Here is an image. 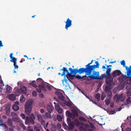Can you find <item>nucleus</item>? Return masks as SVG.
Returning <instances> with one entry per match:
<instances>
[{
	"mask_svg": "<svg viewBox=\"0 0 131 131\" xmlns=\"http://www.w3.org/2000/svg\"><path fill=\"white\" fill-rule=\"evenodd\" d=\"M100 94L99 93H97L96 94L95 96V97L97 99L98 101H99L100 100Z\"/></svg>",
	"mask_w": 131,
	"mask_h": 131,
	"instance_id": "obj_28",
	"label": "nucleus"
},
{
	"mask_svg": "<svg viewBox=\"0 0 131 131\" xmlns=\"http://www.w3.org/2000/svg\"><path fill=\"white\" fill-rule=\"evenodd\" d=\"M56 126L55 125H53L51 128L52 131H55L56 129Z\"/></svg>",
	"mask_w": 131,
	"mask_h": 131,
	"instance_id": "obj_32",
	"label": "nucleus"
},
{
	"mask_svg": "<svg viewBox=\"0 0 131 131\" xmlns=\"http://www.w3.org/2000/svg\"><path fill=\"white\" fill-rule=\"evenodd\" d=\"M93 61L94 60H92L91 62L89 63L85 66V67H87L91 71V70H94L95 68H99L100 65L98 62V61H96L95 62V63L96 64L90 66V65L92 64Z\"/></svg>",
	"mask_w": 131,
	"mask_h": 131,
	"instance_id": "obj_5",
	"label": "nucleus"
},
{
	"mask_svg": "<svg viewBox=\"0 0 131 131\" xmlns=\"http://www.w3.org/2000/svg\"><path fill=\"white\" fill-rule=\"evenodd\" d=\"M39 96L40 97H41V98H43L44 97V95L42 93H40V94H39Z\"/></svg>",
	"mask_w": 131,
	"mask_h": 131,
	"instance_id": "obj_58",
	"label": "nucleus"
},
{
	"mask_svg": "<svg viewBox=\"0 0 131 131\" xmlns=\"http://www.w3.org/2000/svg\"><path fill=\"white\" fill-rule=\"evenodd\" d=\"M55 107L56 110L58 112V113L61 114L62 112V110L60 107V106L58 103H57L55 105Z\"/></svg>",
	"mask_w": 131,
	"mask_h": 131,
	"instance_id": "obj_10",
	"label": "nucleus"
},
{
	"mask_svg": "<svg viewBox=\"0 0 131 131\" xmlns=\"http://www.w3.org/2000/svg\"><path fill=\"white\" fill-rule=\"evenodd\" d=\"M46 86L47 88V89H48V90L49 91H50L51 90V87L49 86L47 84V83H46Z\"/></svg>",
	"mask_w": 131,
	"mask_h": 131,
	"instance_id": "obj_50",
	"label": "nucleus"
},
{
	"mask_svg": "<svg viewBox=\"0 0 131 131\" xmlns=\"http://www.w3.org/2000/svg\"><path fill=\"white\" fill-rule=\"evenodd\" d=\"M125 68L127 71V77L129 78V81L131 82V70L127 67H126Z\"/></svg>",
	"mask_w": 131,
	"mask_h": 131,
	"instance_id": "obj_9",
	"label": "nucleus"
},
{
	"mask_svg": "<svg viewBox=\"0 0 131 131\" xmlns=\"http://www.w3.org/2000/svg\"><path fill=\"white\" fill-rule=\"evenodd\" d=\"M33 101L31 100H29L26 103L25 108V111L27 114L29 115L31 113L32 108V105Z\"/></svg>",
	"mask_w": 131,
	"mask_h": 131,
	"instance_id": "obj_3",
	"label": "nucleus"
},
{
	"mask_svg": "<svg viewBox=\"0 0 131 131\" xmlns=\"http://www.w3.org/2000/svg\"><path fill=\"white\" fill-rule=\"evenodd\" d=\"M121 64L123 65L124 67H125V68L126 67H127L125 66V61L124 60H123L121 62Z\"/></svg>",
	"mask_w": 131,
	"mask_h": 131,
	"instance_id": "obj_42",
	"label": "nucleus"
},
{
	"mask_svg": "<svg viewBox=\"0 0 131 131\" xmlns=\"http://www.w3.org/2000/svg\"><path fill=\"white\" fill-rule=\"evenodd\" d=\"M56 94L58 95V97L60 100H63L64 96L61 93L59 92H56Z\"/></svg>",
	"mask_w": 131,
	"mask_h": 131,
	"instance_id": "obj_17",
	"label": "nucleus"
},
{
	"mask_svg": "<svg viewBox=\"0 0 131 131\" xmlns=\"http://www.w3.org/2000/svg\"><path fill=\"white\" fill-rule=\"evenodd\" d=\"M38 118V121L41 122V123H45V122L42 119V117L41 115L38 114L37 115Z\"/></svg>",
	"mask_w": 131,
	"mask_h": 131,
	"instance_id": "obj_16",
	"label": "nucleus"
},
{
	"mask_svg": "<svg viewBox=\"0 0 131 131\" xmlns=\"http://www.w3.org/2000/svg\"><path fill=\"white\" fill-rule=\"evenodd\" d=\"M12 120L14 122H19L20 120L18 117H13L12 118Z\"/></svg>",
	"mask_w": 131,
	"mask_h": 131,
	"instance_id": "obj_26",
	"label": "nucleus"
},
{
	"mask_svg": "<svg viewBox=\"0 0 131 131\" xmlns=\"http://www.w3.org/2000/svg\"><path fill=\"white\" fill-rule=\"evenodd\" d=\"M42 79L40 78L37 79L36 80V81L37 82H42Z\"/></svg>",
	"mask_w": 131,
	"mask_h": 131,
	"instance_id": "obj_51",
	"label": "nucleus"
},
{
	"mask_svg": "<svg viewBox=\"0 0 131 131\" xmlns=\"http://www.w3.org/2000/svg\"><path fill=\"white\" fill-rule=\"evenodd\" d=\"M93 71L91 70V73L88 75V77L93 79H102L104 77H104V74H102L101 76H99V72L93 71Z\"/></svg>",
	"mask_w": 131,
	"mask_h": 131,
	"instance_id": "obj_2",
	"label": "nucleus"
},
{
	"mask_svg": "<svg viewBox=\"0 0 131 131\" xmlns=\"http://www.w3.org/2000/svg\"><path fill=\"white\" fill-rule=\"evenodd\" d=\"M71 111L72 113L73 114H74L76 117H78L79 116L78 113L77 111L74 109H72Z\"/></svg>",
	"mask_w": 131,
	"mask_h": 131,
	"instance_id": "obj_25",
	"label": "nucleus"
},
{
	"mask_svg": "<svg viewBox=\"0 0 131 131\" xmlns=\"http://www.w3.org/2000/svg\"><path fill=\"white\" fill-rule=\"evenodd\" d=\"M34 119L29 118L28 116H26L25 120V124L27 125L29 123L34 124L35 123Z\"/></svg>",
	"mask_w": 131,
	"mask_h": 131,
	"instance_id": "obj_6",
	"label": "nucleus"
},
{
	"mask_svg": "<svg viewBox=\"0 0 131 131\" xmlns=\"http://www.w3.org/2000/svg\"><path fill=\"white\" fill-rule=\"evenodd\" d=\"M105 96H103L102 95L101 96V100H104L105 98Z\"/></svg>",
	"mask_w": 131,
	"mask_h": 131,
	"instance_id": "obj_60",
	"label": "nucleus"
},
{
	"mask_svg": "<svg viewBox=\"0 0 131 131\" xmlns=\"http://www.w3.org/2000/svg\"><path fill=\"white\" fill-rule=\"evenodd\" d=\"M16 115V114L14 112H12L11 113V116L13 117Z\"/></svg>",
	"mask_w": 131,
	"mask_h": 131,
	"instance_id": "obj_56",
	"label": "nucleus"
},
{
	"mask_svg": "<svg viewBox=\"0 0 131 131\" xmlns=\"http://www.w3.org/2000/svg\"><path fill=\"white\" fill-rule=\"evenodd\" d=\"M67 122L68 124L70 123H71L72 122L71 121V119L70 118H68L67 119Z\"/></svg>",
	"mask_w": 131,
	"mask_h": 131,
	"instance_id": "obj_47",
	"label": "nucleus"
},
{
	"mask_svg": "<svg viewBox=\"0 0 131 131\" xmlns=\"http://www.w3.org/2000/svg\"><path fill=\"white\" fill-rule=\"evenodd\" d=\"M62 125L65 128H67V127L68 128V127L67 125L66 124L64 123H63Z\"/></svg>",
	"mask_w": 131,
	"mask_h": 131,
	"instance_id": "obj_57",
	"label": "nucleus"
},
{
	"mask_svg": "<svg viewBox=\"0 0 131 131\" xmlns=\"http://www.w3.org/2000/svg\"><path fill=\"white\" fill-rule=\"evenodd\" d=\"M125 95L123 93L119 95L117 94L114 96L113 99L114 100L116 99V102H118L119 100L121 102L123 101L125 99Z\"/></svg>",
	"mask_w": 131,
	"mask_h": 131,
	"instance_id": "obj_4",
	"label": "nucleus"
},
{
	"mask_svg": "<svg viewBox=\"0 0 131 131\" xmlns=\"http://www.w3.org/2000/svg\"><path fill=\"white\" fill-rule=\"evenodd\" d=\"M11 91V88L10 86H7L6 88V91L7 92L9 93Z\"/></svg>",
	"mask_w": 131,
	"mask_h": 131,
	"instance_id": "obj_35",
	"label": "nucleus"
},
{
	"mask_svg": "<svg viewBox=\"0 0 131 131\" xmlns=\"http://www.w3.org/2000/svg\"><path fill=\"white\" fill-rule=\"evenodd\" d=\"M130 97H129L126 99V102L127 104H129L131 103V100H130Z\"/></svg>",
	"mask_w": 131,
	"mask_h": 131,
	"instance_id": "obj_34",
	"label": "nucleus"
},
{
	"mask_svg": "<svg viewBox=\"0 0 131 131\" xmlns=\"http://www.w3.org/2000/svg\"><path fill=\"white\" fill-rule=\"evenodd\" d=\"M111 89V88L108 86H106L105 89V91L106 93H107L108 91Z\"/></svg>",
	"mask_w": 131,
	"mask_h": 131,
	"instance_id": "obj_29",
	"label": "nucleus"
},
{
	"mask_svg": "<svg viewBox=\"0 0 131 131\" xmlns=\"http://www.w3.org/2000/svg\"><path fill=\"white\" fill-rule=\"evenodd\" d=\"M20 116L23 119H25V116L24 114L21 113Z\"/></svg>",
	"mask_w": 131,
	"mask_h": 131,
	"instance_id": "obj_48",
	"label": "nucleus"
},
{
	"mask_svg": "<svg viewBox=\"0 0 131 131\" xmlns=\"http://www.w3.org/2000/svg\"><path fill=\"white\" fill-rule=\"evenodd\" d=\"M32 94L34 96H36L37 95V92L36 91H33Z\"/></svg>",
	"mask_w": 131,
	"mask_h": 131,
	"instance_id": "obj_55",
	"label": "nucleus"
},
{
	"mask_svg": "<svg viewBox=\"0 0 131 131\" xmlns=\"http://www.w3.org/2000/svg\"><path fill=\"white\" fill-rule=\"evenodd\" d=\"M75 125L76 126H78L80 125V123L79 121L77 119L75 120Z\"/></svg>",
	"mask_w": 131,
	"mask_h": 131,
	"instance_id": "obj_41",
	"label": "nucleus"
},
{
	"mask_svg": "<svg viewBox=\"0 0 131 131\" xmlns=\"http://www.w3.org/2000/svg\"><path fill=\"white\" fill-rule=\"evenodd\" d=\"M57 118L58 121L60 122H61L62 121V119L61 116L59 115H57Z\"/></svg>",
	"mask_w": 131,
	"mask_h": 131,
	"instance_id": "obj_30",
	"label": "nucleus"
},
{
	"mask_svg": "<svg viewBox=\"0 0 131 131\" xmlns=\"http://www.w3.org/2000/svg\"><path fill=\"white\" fill-rule=\"evenodd\" d=\"M10 112V110L9 108L7 109L6 111V114L7 115H9Z\"/></svg>",
	"mask_w": 131,
	"mask_h": 131,
	"instance_id": "obj_44",
	"label": "nucleus"
},
{
	"mask_svg": "<svg viewBox=\"0 0 131 131\" xmlns=\"http://www.w3.org/2000/svg\"><path fill=\"white\" fill-rule=\"evenodd\" d=\"M30 118L32 119H35V116H34V114L33 113H31V114L30 116Z\"/></svg>",
	"mask_w": 131,
	"mask_h": 131,
	"instance_id": "obj_49",
	"label": "nucleus"
},
{
	"mask_svg": "<svg viewBox=\"0 0 131 131\" xmlns=\"http://www.w3.org/2000/svg\"><path fill=\"white\" fill-rule=\"evenodd\" d=\"M37 91L39 93H40L41 92V90H40V89H37Z\"/></svg>",
	"mask_w": 131,
	"mask_h": 131,
	"instance_id": "obj_63",
	"label": "nucleus"
},
{
	"mask_svg": "<svg viewBox=\"0 0 131 131\" xmlns=\"http://www.w3.org/2000/svg\"><path fill=\"white\" fill-rule=\"evenodd\" d=\"M65 102L62 103L61 104V105H62V106H64L65 105H66V104H65Z\"/></svg>",
	"mask_w": 131,
	"mask_h": 131,
	"instance_id": "obj_62",
	"label": "nucleus"
},
{
	"mask_svg": "<svg viewBox=\"0 0 131 131\" xmlns=\"http://www.w3.org/2000/svg\"><path fill=\"white\" fill-rule=\"evenodd\" d=\"M36 82L35 81H33L31 83V84L35 88H36L37 87V85L34 84Z\"/></svg>",
	"mask_w": 131,
	"mask_h": 131,
	"instance_id": "obj_37",
	"label": "nucleus"
},
{
	"mask_svg": "<svg viewBox=\"0 0 131 131\" xmlns=\"http://www.w3.org/2000/svg\"><path fill=\"white\" fill-rule=\"evenodd\" d=\"M13 108L15 111H16L19 109V107L17 105L14 104L13 106Z\"/></svg>",
	"mask_w": 131,
	"mask_h": 131,
	"instance_id": "obj_27",
	"label": "nucleus"
},
{
	"mask_svg": "<svg viewBox=\"0 0 131 131\" xmlns=\"http://www.w3.org/2000/svg\"><path fill=\"white\" fill-rule=\"evenodd\" d=\"M112 92L111 91H109L107 92V95L108 97L111 98L112 96Z\"/></svg>",
	"mask_w": 131,
	"mask_h": 131,
	"instance_id": "obj_33",
	"label": "nucleus"
},
{
	"mask_svg": "<svg viewBox=\"0 0 131 131\" xmlns=\"http://www.w3.org/2000/svg\"><path fill=\"white\" fill-rule=\"evenodd\" d=\"M3 46V43L0 40V47H2Z\"/></svg>",
	"mask_w": 131,
	"mask_h": 131,
	"instance_id": "obj_61",
	"label": "nucleus"
},
{
	"mask_svg": "<svg viewBox=\"0 0 131 131\" xmlns=\"http://www.w3.org/2000/svg\"><path fill=\"white\" fill-rule=\"evenodd\" d=\"M86 77V75H84V76H83V77H82L81 76L79 75H78L76 76V77L78 79H80Z\"/></svg>",
	"mask_w": 131,
	"mask_h": 131,
	"instance_id": "obj_39",
	"label": "nucleus"
},
{
	"mask_svg": "<svg viewBox=\"0 0 131 131\" xmlns=\"http://www.w3.org/2000/svg\"><path fill=\"white\" fill-rule=\"evenodd\" d=\"M85 68H81L79 69L78 68L74 69H73L71 68H69V70L70 72V73L68 70L67 69V68L65 67H63V68L60 70H61L63 71L62 74H61L60 73H59L58 74L61 75V76L64 75L65 77H67L66 75V72L68 74L69 77L71 79H72L71 77H73L75 76L77 73H78L79 74H81L85 73V75H87L90 74L91 73V71L87 67H85Z\"/></svg>",
	"mask_w": 131,
	"mask_h": 131,
	"instance_id": "obj_1",
	"label": "nucleus"
},
{
	"mask_svg": "<svg viewBox=\"0 0 131 131\" xmlns=\"http://www.w3.org/2000/svg\"><path fill=\"white\" fill-rule=\"evenodd\" d=\"M36 82L35 81H33L31 83V84L35 88H36L37 87V85L34 84Z\"/></svg>",
	"mask_w": 131,
	"mask_h": 131,
	"instance_id": "obj_36",
	"label": "nucleus"
},
{
	"mask_svg": "<svg viewBox=\"0 0 131 131\" xmlns=\"http://www.w3.org/2000/svg\"><path fill=\"white\" fill-rule=\"evenodd\" d=\"M113 81V79L112 78L111 76H108L106 78V83L107 84L110 85Z\"/></svg>",
	"mask_w": 131,
	"mask_h": 131,
	"instance_id": "obj_13",
	"label": "nucleus"
},
{
	"mask_svg": "<svg viewBox=\"0 0 131 131\" xmlns=\"http://www.w3.org/2000/svg\"><path fill=\"white\" fill-rule=\"evenodd\" d=\"M45 111L43 110V109H41L40 110V112L42 113H44Z\"/></svg>",
	"mask_w": 131,
	"mask_h": 131,
	"instance_id": "obj_64",
	"label": "nucleus"
},
{
	"mask_svg": "<svg viewBox=\"0 0 131 131\" xmlns=\"http://www.w3.org/2000/svg\"><path fill=\"white\" fill-rule=\"evenodd\" d=\"M110 113V114H113L114 113H116V111H115V110H114L113 111H108Z\"/></svg>",
	"mask_w": 131,
	"mask_h": 131,
	"instance_id": "obj_53",
	"label": "nucleus"
},
{
	"mask_svg": "<svg viewBox=\"0 0 131 131\" xmlns=\"http://www.w3.org/2000/svg\"><path fill=\"white\" fill-rule=\"evenodd\" d=\"M112 65H109L107 66V70L106 72V73L104 74V76L105 77H107L108 76L110 75V72L111 71V68H109V67H111Z\"/></svg>",
	"mask_w": 131,
	"mask_h": 131,
	"instance_id": "obj_8",
	"label": "nucleus"
},
{
	"mask_svg": "<svg viewBox=\"0 0 131 131\" xmlns=\"http://www.w3.org/2000/svg\"><path fill=\"white\" fill-rule=\"evenodd\" d=\"M8 98L11 101H14L16 99V96L13 94H11L8 95Z\"/></svg>",
	"mask_w": 131,
	"mask_h": 131,
	"instance_id": "obj_15",
	"label": "nucleus"
},
{
	"mask_svg": "<svg viewBox=\"0 0 131 131\" xmlns=\"http://www.w3.org/2000/svg\"><path fill=\"white\" fill-rule=\"evenodd\" d=\"M20 125L24 129H26V127L23 123H20Z\"/></svg>",
	"mask_w": 131,
	"mask_h": 131,
	"instance_id": "obj_45",
	"label": "nucleus"
},
{
	"mask_svg": "<svg viewBox=\"0 0 131 131\" xmlns=\"http://www.w3.org/2000/svg\"><path fill=\"white\" fill-rule=\"evenodd\" d=\"M11 59V60H10V61L14 63V65L15 69H18V66L16 65L17 59L16 58L13 57Z\"/></svg>",
	"mask_w": 131,
	"mask_h": 131,
	"instance_id": "obj_11",
	"label": "nucleus"
},
{
	"mask_svg": "<svg viewBox=\"0 0 131 131\" xmlns=\"http://www.w3.org/2000/svg\"><path fill=\"white\" fill-rule=\"evenodd\" d=\"M66 75H67V77H65L64 75H63V76H64V79L63 80H62V81L63 83L64 81L66 83H67L68 80H69V81H70V80L68 78V74L67 73V75L66 74Z\"/></svg>",
	"mask_w": 131,
	"mask_h": 131,
	"instance_id": "obj_22",
	"label": "nucleus"
},
{
	"mask_svg": "<svg viewBox=\"0 0 131 131\" xmlns=\"http://www.w3.org/2000/svg\"><path fill=\"white\" fill-rule=\"evenodd\" d=\"M122 74L120 70H116L114 71L112 73L113 77H116Z\"/></svg>",
	"mask_w": 131,
	"mask_h": 131,
	"instance_id": "obj_12",
	"label": "nucleus"
},
{
	"mask_svg": "<svg viewBox=\"0 0 131 131\" xmlns=\"http://www.w3.org/2000/svg\"><path fill=\"white\" fill-rule=\"evenodd\" d=\"M66 105L69 106V107H70L72 106V104L70 102L67 101L65 102Z\"/></svg>",
	"mask_w": 131,
	"mask_h": 131,
	"instance_id": "obj_31",
	"label": "nucleus"
},
{
	"mask_svg": "<svg viewBox=\"0 0 131 131\" xmlns=\"http://www.w3.org/2000/svg\"><path fill=\"white\" fill-rule=\"evenodd\" d=\"M45 84L44 83L43 84V85H38V88L39 89H40L41 90H43L44 91H46V89L45 88Z\"/></svg>",
	"mask_w": 131,
	"mask_h": 131,
	"instance_id": "obj_21",
	"label": "nucleus"
},
{
	"mask_svg": "<svg viewBox=\"0 0 131 131\" xmlns=\"http://www.w3.org/2000/svg\"><path fill=\"white\" fill-rule=\"evenodd\" d=\"M54 108V107L52 105H48L47 106V110L50 113H51Z\"/></svg>",
	"mask_w": 131,
	"mask_h": 131,
	"instance_id": "obj_18",
	"label": "nucleus"
},
{
	"mask_svg": "<svg viewBox=\"0 0 131 131\" xmlns=\"http://www.w3.org/2000/svg\"><path fill=\"white\" fill-rule=\"evenodd\" d=\"M79 129L81 131H83L85 129V128L82 126H80Z\"/></svg>",
	"mask_w": 131,
	"mask_h": 131,
	"instance_id": "obj_54",
	"label": "nucleus"
},
{
	"mask_svg": "<svg viewBox=\"0 0 131 131\" xmlns=\"http://www.w3.org/2000/svg\"><path fill=\"white\" fill-rule=\"evenodd\" d=\"M69 126V128L68 129L69 130H71L74 127V123L72 121V122L68 124Z\"/></svg>",
	"mask_w": 131,
	"mask_h": 131,
	"instance_id": "obj_20",
	"label": "nucleus"
},
{
	"mask_svg": "<svg viewBox=\"0 0 131 131\" xmlns=\"http://www.w3.org/2000/svg\"><path fill=\"white\" fill-rule=\"evenodd\" d=\"M75 117L76 116L74 114L71 113L70 117L74 119L75 118Z\"/></svg>",
	"mask_w": 131,
	"mask_h": 131,
	"instance_id": "obj_52",
	"label": "nucleus"
},
{
	"mask_svg": "<svg viewBox=\"0 0 131 131\" xmlns=\"http://www.w3.org/2000/svg\"><path fill=\"white\" fill-rule=\"evenodd\" d=\"M26 99L23 95H22L20 97V101L21 103H23L25 100Z\"/></svg>",
	"mask_w": 131,
	"mask_h": 131,
	"instance_id": "obj_24",
	"label": "nucleus"
},
{
	"mask_svg": "<svg viewBox=\"0 0 131 131\" xmlns=\"http://www.w3.org/2000/svg\"><path fill=\"white\" fill-rule=\"evenodd\" d=\"M7 123V125L9 127H12V128L15 127L13 125V121L10 118H9L8 119Z\"/></svg>",
	"mask_w": 131,
	"mask_h": 131,
	"instance_id": "obj_14",
	"label": "nucleus"
},
{
	"mask_svg": "<svg viewBox=\"0 0 131 131\" xmlns=\"http://www.w3.org/2000/svg\"><path fill=\"white\" fill-rule=\"evenodd\" d=\"M65 23L66 25L65 28L67 30H68V28L70 27L72 25V21L69 18H68L65 22Z\"/></svg>",
	"mask_w": 131,
	"mask_h": 131,
	"instance_id": "obj_7",
	"label": "nucleus"
},
{
	"mask_svg": "<svg viewBox=\"0 0 131 131\" xmlns=\"http://www.w3.org/2000/svg\"><path fill=\"white\" fill-rule=\"evenodd\" d=\"M61 125L60 123H58L57 125V128L58 130H59L61 128Z\"/></svg>",
	"mask_w": 131,
	"mask_h": 131,
	"instance_id": "obj_43",
	"label": "nucleus"
},
{
	"mask_svg": "<svg viewBox=\"0 0 131 131\" xmlns=\"http://www.w3.org/2000/svg\"><path fill=\"white\" fill-rule=\"evenodd\" d=\"M110 100L107 99L105 101V103L106 105H108L110 103Z\"/></svg>",
	"mask_w": 131,
	"mask_h": 131,
	"instance_id": "obj_46",
	"label": "nucleus"
},
{
	"mask_svg": "<svg viewBox=\"0 0 131 131\" xmlns=\"http://www.w3.org/2000/svg\"><path fill=\"white\" fill-rule=\"evenodd\" d=\"M126 131H131V128L128 127L126 129Z\"/></svg>",
	"mask_w": 131,
	"mask_h": 131,
	"instance_id": "obj_59",
	"label": "nucleus"
},
{
	"mask_svg": "<svg viewBox=\"0 0 131 131\" xmlns=\"http://www.w3.org/2000/svg\"><path fill=\"white\" fill-rule=\"evenodd\" d=\"M50 113H49L48 112H46L45 113V114L46 117L49 118H51L52 117L50 115Z\"/></svg>",
	"mask_w": 131,
	"mask_h": 131,
	"instance_id": "obj_38",
	"label": "nucleus"
},
{
	"mask_svg": "<svg viewBox=\"0 0 131 131\" xmlns=\"http://www.w3.org/2000/svg\"><path fill=\"white\" fill-rule=\"evenodd\" d=\"M20 89L21 92L25 94H27V88L25 86H23L21 87L20 88Z\"/></svg>",
	"mask_w": 131,
	"mask_h": 131,
	"instance_id": "obj_19",
	"label": "nucleus"
},
{
	"mask_svg": "<svg viewBox=\"0 0 131 131\" xmlns=\"http://www.w3.org/2000/svg\"><path fill=\"white\" fill-rule=\"evenodd\" d=\"M41 128V126H34V130L35 131H40Z\"/></svg>",
	"mask_w": 131,
	"mask_h": 131,
	"instance_id": "obj_23",
	"label": "nucleus"
},
{
	"mask_svg": "<svg viewBox=\"0 0 131 131\" xmlns=\"http://www.w3.org/2000/svg\"><path fill=\"white\" fill-rule=\"evenodd\" d=\"M71 114V113L69 111H67L66 112V115L68 117H70Z\"/></svg>",
	"mask_w": 131,
	"mask_h": 131,
	"instance_id": "obj_40",
	"label": "nucleus"
}]
</instances>
